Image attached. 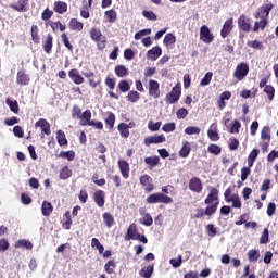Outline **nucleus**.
Returning <instances> with one entry per match:
<instances>
[{
  "instance_id": "obj_1",
  "label": "nucleus",
  "mask_w": 278,
  "mask_h": 278,
  "mask_svg": "<svg viewBox=\"0 0 278 278\" xmlns=\"http://www.w3.org/2000/svg\"><path fill=\"white\" fill-rule=\"evenodd\" d=\"M89 34L91 40L97 43V48L99 49V51H103V49H105V47L108 46V38L103 36L101 29L93 27L90 29Z\"/></svg>"
},
{
  "instance_id": "obj_2",
  "label": "nucleus",
  "mask_w": 278,
  "mask_h": 278,
  "mask_svg": "<svg viewBox=\"0 0 278 278\" xmlns=\"http://www.w3.org/2000/svg\"><path fill=\"white\" fill-rule=\"evenodd\" d=\"M146 203L149 205L157 204V203H164L165 205H168L173 203V198L162 193V192H156L152 193L147 197Z\"/></svg>"
},
{
  "instance_id": "obj_3",
  "label": "nucleus",
  "mask_w": 278,
  "mask_h": 278,
  "mask_svg": "<svg viewBox=\"0 0 278 278\" xmlns=\"http://www.w3.org/2000/svg\"><path fill=\"white\" fill-rule=\"evenodd\" d=\"M179 99H181V84H176L172 88V92L166 94L165 101L168 105H175V103L179 102Z\"/></svg>"
},
{
  "instance_id": "obj_4",
  "label": "nucleus",
  "mask_w": 278,
  "mask_h": 278,
  "mask_svg": "<svg viewBox=\"0 0 278 278\" xmlns=\"http://www.w3.org/2000/svg\"><path fill=\"white\" fill-rule=\"evenodd\" d=\"M219 191L215 187L210 189V192L204 200L205 205H215V212L218 210V205H220V201L218 200Z\"/></svg>"
},
{
  "instance_id": "obj_5",
  "label": "nucleus",
  "mask_w": 278,
  "mask_h": 278,
  "mask_svg": "<svg viewBox=\"0 0 278 278\" xmlns=\"http://www.w3.org/2000/svg\"><path fill=\"white\" fill-rule=\"evenodd\" d=\"M224 198L226 203H232V207L240 210L242 207V201L240 200V195L232 194L231 188H227L224 192Z\"/></svg>"
},
{
  "instance_id": "obj_6",
  "label": "nucleus",
  "mask_w": 278,
  "mask_h": 278,
  "mask_svg": "<svg viewBox=\"0 0 278 278\" xmlns=\"http://www.w3.org/2000/svg\"><path fill=\"white\" fill-rule=\"evenodd\" d=\"M249 75V63L241 62L236 66L233 77L237 81H242Z\"/></svg>"
},
{
  "instance_id": "obj_7",
  "label": "nucleus",
  "mask_w": 278,
  "mask_h": 278,
  "mask_svg": "<svg viewBox=\"0 0 278 278\" xmlns=\"http://www.w3.org/2000/svg\"><path fill=\"white\" fill-rule=\"evenodd\" d=\"M139 181L147 194L155 190V185H153V178L151 176L144 174L139 178Z\"/></svg>"
},
{
  "instance_id": "obj_8",
  "label": "nucleus",
  "mask_w": 278,
  "mask_h": 278,
  "mask_svg": "<svg viewBox=\"0 0 278 278\" xmlns=\"http://www.w3.org/2000/svg\"><path fill=\"white\" fill-rule=\"evenodd\" d=\"M238 28L244 34L253 31V29L251 28V18L247 17V15L244 14L240 15L238 18Z\"/></svg>"
},
{
  "instance_id": "obj_9",
  "label": "nucleus",
  "mask_w": 278,
  "mask_h": 278,
  "mask_svg": "<svg viewBox=\"0 0 278 278\" xmlns=\"http://www.w3.org/2000/svg\"><path fill=\"white\" fill-rule=\"evenodd\" d=\"M104 84L106 88H109V97H111V99H118V94L114 93V89L116 88V78L108 75L104 79Z\"/></svg>"
},
{
  "instance_id": "obj_10",
  "label": "nucleus",
  "mask_w": 278,
  "mask_h": 278,
  "mask_svg": "<svg viewBox=\"0 0 278 278\" xmlns=\"http://www.w3.org/2000/svg\"><path fill=\"white\" fill-rule=\"evenodd\" d=\"M149 97L152 99H160V83L155 79H150L148 84Z\"/></svg>"
},
{
  "instance_id": "obj_11",
  "label": "nucleus",
  "mask_w": 278,
  "mask_h": 278,
  "mask_svg": "<svg viewBox=\"0 0 278 278\" xmlns=\"http://www.w3.org/2000/svg\"><path fill=\"white\" fill-rule=\"evenodd\" d=\"M200 40L206 45L214 42V35L206 25H203L200 28Z\"/></svg>"
},
{
  "instance_id": "obj_12",
  "label": "nucleus",
  "mask_w": 278,
  "mask_h": 278,
  "mask_svg": "<svg viewBox=\"0 0 278 278\" xmlns=\"http://www.w3.org/2000/svg\"><path fill=\"white\" fill-rule=\"evenodd\" d=\"M195 214L192 216V218H203V216H213V214H216V205H207L204 208H197Z\"/></svg>"
},
{
  "instance_id": "obj_13",
  "label": "nucleus",
  "mask_w": 278,
  "mask_h": 278,
  "mask_svg": "<svg viewBox=\"0 0 278 278\" xmlns=\"http://www.w3.org/2000/svg\"><path fill=\"white\" fill-rule=\"evenodd\" d=\"M189 190L195 194H201V192H203V182L199 177H192L189 180Z\"/></svg>"
},
{
  "instance_id": "obj_14",
  "label": "nucleus",
  "mask_w": 278,
  "mask_h": 278,
  "mask_svg": "<svg viewBox=\"0 0 278 278\" xmlns=\"http://www.w3.org/2000/svg\"><path fill=\"white\" fill-rule=\"evenodd\" d=\"M31 83V77L27 74V71L20 70L16 75V84L17 86H29Z\"/></svg>"
},
{
  "instance_id": "obj_15",
  "label": "nucleus",
  "mask_w": 278,
  "mask_h": 278,
  "mask_svg": "<svg viewBox=\"0 0 278 278\" xmlns=\"http://www.w3.org/2000/svg\"><path fill=\"white\" fill-rule=\"evenodd\" d=\"M270 10H273V3L263 4L254 14V18H268Z\"/></svg>"
},
{
  "instance_id": "obj_16",
  "label": "nucleus",
  "mask_w": 278,
  "mask_h": 278,
  "mask_svg": "<svg viewBox=\"0 0 278 278\" xmlns=\"http://www.w3.org/2000/svg\"><path fill=\"white\" fill-rule=\"evenodd\" d=\"M146 147H151V144H162V142H166V137L164 135H155L144 138Z\"/></svg>"
},
{
  "instance_id": "obj_17",
  "label": "nucleus",
  "mask_w": 278,
  "mask_h": 278,
  "mask_svg": "<svg viewBox=\"0 0 278 278\" xmlns=\"http://www.w3.org/2000/svg\"><path fill=\"white\" fill-rule=\"evenodd\" d=\"M231 31H233V17H230L224 22L220 30L222 38H227Z\"/></svg>"
},
{
  "instance_id": "obj_18",
  "label": "nucleus",
  "mask_w": 278,
  "mask_h": 278,
  "mask_svg": "<svg viewBox=\"0 0 278 278\" xmlns=\"http://www.w3.org/2000/svg\"><path fill=\"white\" fill-rule=\"evenodd\" d=\"M42 49L45 51V53H47L48 55H51L52 51H53V35L48 34L45 39L42 40Z\"/></svg>"
},
{
  "instance_id": "obj_19",
  "label": "nucleus",
  "mask_w": 278,
  "mask_h": 278,
  "mask_svg": "<svg viewBox=\"0 0 278 278\" xmlns=\"http://www.w3.org/2000/svg\"><path fill=\"white\" fill-rule=\"evenodd\" d=\"M35 127H40L41 134L51 136V124L46 118H40L35 123Z\"/></svg>"
},
{
  "instance_id": "obj_20",
  "label": "nucleus",
  "mask_w": 278,
  "mask_h": 278,
  "mask_svg": "<svg viewBox=\"0 0 278 278\" xmlns=\"http://www.w3.org/2000/svg\"><path fill=\"white\" fill-rule=\"evenodd\" d=\"M53 10L56 14H66L68 12V4L64 1L58 0L53 4Z\"/></svg>"
},
{
  "instance_id": "obj_21",
  "label": "nucleus",
  "mask_w": 278,
  "mask_h": 278,
  "mask_svg": "<svg viewBox=\"0 0 278 278\" xmlns=\"http://www.w3.org/2000/svg\"><path fill=\"white\" fill-rule=\"evenodd\" d=\"M138 233H140V232H138V226L136 225V223H132V224L129 225V227L127 229L125 240L126 241L136 240Z\"/></svg>"
},
{
  "instance_id": "obj_22",
  "label": "nucleus",
  "mask_w": 278,
  "mask_h": 278,
  "mask_svg": "<svg viewBox=\"0 0 278 278\" xmlns=\"http://www.w3.org/2000/svg\"><path fill=\"white\" fill-rule=\"evenodd\" d=\"M83 75L86 77V79H88L90 88H97V86H101V78L94 80V72H84Z\"/></svg>"
},
{
  "instance_id": "obj_23",
  "label": "nucleus",
  "mask_w": 278,
  "mask_h": 278,
  "mask_svg": "<svg viewBox=\"0 0 278 278\" xmlns=\"http://www.w3.org/2000/svg\"><path fill=\"white\" fill-rule=\"evenodd\" d=\"M93 201L98 207H103L105 205V191L98 190L93 193Z\"/></svg>"
},
{
  "instance_id": "obj_24",
  "label": "nucleus",
  "mask_w": 278,
  "mask_h": 278,
  "mask_svg": "<svg viewBox=\"0 0 278 278\" xmlns=\"http://www.w3.org/2000/svg\"><path fill=\"white\" fill-rule=\"evenodd\" d=\"M117 164L122 173V177H124V179H129V170H130L129 163H127V161L125 160H119Z\"/></svg>"
},
{
  "instance_id": "obj_25",
  "label": "nucleus",
  "mask_w": 278,
  "mask_h": 278,
  "mask_svg": "<svg viewBox=\"0 0 278 278\" xmlns=\"http://www.w3.org/2000/svg\"><path fill=\"white\" fill-rule=\"evenodd\" d=\"M68 77L74 81V84H76V86L84 84V76L75 68L68 72Z\"/></svg>"
},
{
  "instance_id": "obj_26",
  "label": "nucleus",
  "mask_w": 278,
  "mask_h": 278,
  "mask_svg": "<svg viewBox=\"0 0 278 278\" xmlns=\"http://www.w3.org/2000/svg\"><path fill=\"white\" fill-rule=\"evenodd\" d=\"M15 249H26V251H31L34 249V243L27 239H20L14 243Z\"/></svg>"
},
{
  "instance_id": "obj_27",
  "label": "nucleus",
  "mask_w": 278,
  "mask_h": 278,
  "mask_svg": "<svg viewBox=\"0 0 278 278\" xmlns=\"http://www.w3.org/2000/svg\"><path fill=\"white\" fill-rule=\"evenodd\" d=\"M27 5H29V0H18L17 4H10V8L15 12H27Z\"/></svg>"
},
{
  "instance_id": "obj_28",
  "label": "nucleus",
  "mask_w": 278,
  "mask_h": 278,
  "mask_svg": "<svg viewBox=\"0 0 278 278\" xmlns=\"http://www.w3.org/2000/svg\"><path fill=\"white\" fill-rule=\"evenodd\" d=\"M92 118V112L90 110H86L83 115H80V125L83 127H88L90 125V123H92L91 121Z\"/></svg>"
},
{
  "instance_id": "obj_29",
  "label": "nucleus",
  "mask_w": 278,
  "mask_h": 278,
  "mask_svg": "<svg viewBox=\"0 0 278 278\" xmlns=\"http://www.w3.org/2000/svg\"><path fill=\"white\" fill-rule=\"evenodd\" d=\"M160 55H162V48L160 47H153L147 52V59L152 60V62H155Z\"/></svg>"
},
{
  "instance_id": "obj_30",
  "label": "nucleus",
  "mask_w": 278,
  "mask_h": 278,
  "mask_svg": "<svg viewBox=\"0 0 278 278\" xmlns=\"http://www.w3.org/2000/svg\"><path fill=\"white\" fill-rule=\"evenodd\" d=\"M268 25V18H261L260 21H256L254 23V26L252 28V31L257 33L260 29L264 31Z\"/></svg>"
},
{
  "instance_id": "obj_31",
  "label": "nucleus",
  "mask_w": 278,
  "mask_h": 278,
  "mask_svg": "<svg viewBox=\"0 0 278 278\" xmlns=\"http://www.w3.org/2000/svg\"><path fill=\"white\" fill-rule=\"evenodd\" d=\"M71 31H81L84 29V24L77 18H72L68 23Z\"/></svg>"
},
{
  "instance_id": "obj_32",
  "label": "nucleus",
  "mask_w": 278,
  "mask_h": 278,
  "mask_svg": "<svg viewBox=\"0 0 278 278\" xmlns=\"http://www.w3.org/2000/svg\"><path fill=\"white\" fill-rule=\"evenodd\" d=\"M41 212L43 216H51V214H53V204H51L49 201H43Z\"/></svg>"
},
{
  "instance_id": "obj_33",
  "label": "nucleus",
  "mask_w": 278,
  "mask_h": 278,
  "mask_svg": "<svg viewBox=\"0 0 278 278\" xmlns=\"http://www.w3.org/2000/svg\"><path fill=\"white\" fill-rule=\"evenodd\" d=\"M116 77H127L129 70L125 65H116L114 68Z\"/></svg>"
},
{
  "instance_id": "obj_34",
  "label": "nucleus",
  "mask_w": 278,
  "mask_h": 278,
  "mask_svg": "<svg viewBox=\"0 0 278 278\" xmlns=\"http://www.w3.org/2000/svg\"><path fill=\"white\" fill-rule=\"evenodd\" d=\"M104 123L106 125V129H114V124L116 123V115L114 113L109 112L108 117L104 119Z\"/></svg>"
},
{
  "instance_id": "obj_35",
  "label": "nucleus",
  "mask_w": 278,
  "mask_h": 278,
  "mask_svg": "<svg viewBox=\"0 0 278 278\" xmlns=\"http://www.w3.org/2000/svg\"><path fill=\"white\" fill-rule=\"evenodd\" d=\"M56 140L59 147H66V144H68V139H66V134H64V130L56 131Z\"/></svg>"
},
{
  "instance_id": "obj_36",
  "label": "nucleus",
  "mask_w": 278,
  "mask_h": 278,
  "mask_svg": "<svg viewBox=\"0 0 278 278\" xmlns=\"http://www.w3.org/2000/svg\"><path fill=\"white\" fill-rule=\"evenodd\" d=\"M38 33H39L38 25H33L30 28V36L35 45H40V35Z\"/></svg>"
},
{
  "instance_id": "obj_37",
  "label": "nucleus",
  "mask_w": 278,
  "mask_h": 278,
  "mask_svg": "<svg viewBox=\"0 0 278 278\" xmlns=\"http://www.w3.org/2000/svg\"><path fill=\"white\" fill-rule=\"evenodd\" d=\"M103 223L106 227H114V216L110 212H105L102 214Z\"/></svg>"
},
{
  "instance_id": "obj_38",
  "label": "nucleus",
  "mask_w": 278,
  "mask_h": 278,
  "mask_svg": "<svg viewBox=\"0 0 278 278\" xmlns=\"http://www.w3.org/2000/svg\"><path fill=\"white\" fill-rule=\"evenodd\" d=\"M56 157H62L63 160H67L68 162H73L75 160V151H61Z\"/></svg>"
},
{
  "instance_id": "obj_39",
  "label": "nucleus",
  "mask_w": 278,
  "mask_h": 278,
  "mask_svg": "<svg viewBox=\"0 0 278 278\" xmlns=\"http://www.w3.org/2000/svg\"><path fill=\"white\" fill-rule=\"evenodd\" d=\"M144 163L149 168H155L160 164V156H148L144 159Z\"/></svg>"
},
{
  "instance_id": "obj_40",
  "label": "nucleus",
  "mask_w": 278,
  "mask_h": 278,
  "mask_svg": "<svg viewBox=\"0 0 278 278\" xmlns=\"http://www.w3.org/2000/svg\"><path fill=\"white\" fill-rule=\"evenodd\" d=\"M190 151H192V148L190 146V142L186 141L180 151H179V156L180 157H188L190 155Z\"/></svg>"
},
{
  "instance_id": "obj_41",
  "label": "nucleus",
  "mask_w": 278,
  "mask_h": 278,
  "mask_svg": "<svg viewBox=\"0 0 278 278\" xmlns=\"http://www.w3.org/2000/svg\"><path fill=\"white\" fill-rule=\"evenodd\" d=\"M261 140L263 142H270V127L264 126L261 130Z\"/></svg>"
},
{
  "instance_id": "obj_42",
  "label": "nucleus",
  "mask_w": 278,
  "mask_h": 278,
  "mask_svg": "<svg viewBox=\"0 0 278 278\" xmlns=\"http://www.w3.org/2000/svg\"><path fill=\"white\" fill-rule=\"evenodd\" d=\"M126 99L130 103H138V101H140V93L138 91H136V90H131L126 96Z\"/></svg>"
},
{
  "instance_id": "obj_43",
  "label": "nucleus",
  "mask_w": 278,
  "mask_h": 278,
  "mask_svg": "<svg viewBox=\"0 0 278 278\" xmlns=\"http://www.w3.org/2000/svg\"><path fill=\"white\" fill-rule=\"evenodd\" d=\"M71 177H73V170H71L68 166H64L60 170V179L66 180V179H71Z\"/></svg>"
},
{
  "instance_id": "obj_44",
  "label": "nucleus",
  "mask_w": 278,
  "mask_h": 278,
  "mask_svg": "<svg viewBox=\"0 0 278 278\" xmlns=\"http://www.w3.org/2000/svg\"><path fill=\"white\" fill-rule=\"evenodd\" d=\"M61 40H62L65 49H67V51L73 53V43H71V40L68 39V35H66V33H62Z\"/></svg>"
},
{
  "instance_id": "obj_45",
  "label": "nucleus",
  "mask_w": 278,
  "mask_h": 278,
  "mask_svg": "<svg viewBox=\"0 0 278 278\" xmlns=\"http://www.w3.org/2000/svg\"><path fill=\"white\" fill-rule=\"evenodd\" d=\"M108 23H116L117 14L114 9L104 12Z\"/></svg>"
},
{
  "instance_id": "obj_46",
  "label": "nucleus",
  "mask_w": 278,
  "mask_h": 278,
  "mask_svg": "<svg viewBox=\"0 0 278 278\" xmlns=\"http://www.w3.org/2000/svg\"><path fill=\"white\" fill-rule=\"evenodd\" d=\"M140 277L151 278L153 275V265H148L139 271Z\"/></svg>"
},
{
  "instance_id": "obj_47",
  "label": "nucleus",
  "mask_w": 278,
  "mask_h": 278,
  "mask_svg": "<svg viewBox=\"0 0 278 278\" xmlns=\"http://www.w3.org/2000/svg\"><path fill=\"white\" fill-rule=\"evenodd\" d=\"M117 129L122 138H129V129L126 123L118 124Z\"/></svg>"
},
{
  "instance_id": "obj_48",
  "label": "nucleus",
  "mask_w": 278,
  "mask_h": 278,
  "mask_svg": "<svg viewBox=\"0 0 278 278\" xmlns=\"http://www.w3.org/2000/svg\"><path fill=\"white\" fill-rule=\"evenodd\" d=\"M263 92L267 96L268 101H273V99H275V87H273V85L265 86Z\"/></svg>"
},
{
  "instance_id": "obj_49",
  "label": "nucleus",
  "mask_w": 278,
  "mask_h": 278,
  "mask_svg": "<svg viewBox=\"0 0 278 278\" xmlns=\"http://www.w3.org/2000/svg\"><path fill=\"white\" fill-rule=\"evenodd\" d=\"M165 47H170L172 45H175L177 42V37L173 35V33H168L164 40H163Z\"/></svg>"
},
{
  "instance_id": "obj_50",
  "label": "nucleus",
  "mask_w": 278,
  "mask_h": 278,
  "mask_svg": "<svg viewBox=\"0 0 278 278\" xmlns=\"http://www.w3.org/2000/svg\"><path fill=\"white\" fill-rule=\"evenodd\" d=\"M185 134H187V136H199L201 134V128L199 126H188L185 129Z\"/></svg>"
},
{
  "instance_id": "obj_51",
  "label": "nucleus",
  "mask_w": 278,
  "mask_h": 278,
  "mask_svg": "<svg viewBox=\"0 0 278 278\" xmlns=\"http://www.w3.org/2000/svg\"><path fill=\"white\" fill-rule=\"evenodd\" d=\"M248 260L249 262H257L260 260V250H249Z\"/></svg>"
},
{
  "instance_id": "obj_52",
  "label": "nucleus",
  "mask_w": 278,
  "mask_h": 278,
  "mask_svg": "<svg viewBox=\"0 0 278 278\" xmlns=\"http://www.w3.org/2000/svg\"><path fill=\"white\" fill-rule=\"evenodd\" d=\"M242 127V124H240V122H238V119H235L231 125L230 128L228 129L229 134H240V128Z\"/></svg>"
},
{
  "instance_id": "obj_53",
  "label": "nucleus",
  "mask_w": 278,
  "mask_h": 278,
  "mask_svg": "<svg viewBox=\"0 0 278 278\" xmlns=\"http://www.w3.org/2000/svg\"><path fill=\"white\" fill-rule=\"evenodd\" d=\"M207 151L212 155H220V153L223 152V149L217 144L211 143L207 148Z\"/></svg>"
},
{
  "instance_id": "obj_54",
  "label": "nucleus",
  "mask_w": 278,
  "mask_h": 278,
  "mask_svg": "<svg viewBox=\"0 0 278 278\" xmlns=\"http://www.w3.org/2000/svg\"><path fill=\"white\" fill-rule=\"evenodd\" d=\"M212 77H214V73L207 72L201 79L200 86H210V84H212Z\"/></svg>"
},
{
  "instance_id": "obj_55",
  "label": "nucleus",
  "mask_w": 278,
  "mask_h": 278,
  "mask_svg": "<svg viewBox=\"0 0 278 278\" xmlns=\"http://www.w3.org/2000/svg\"><path fill=\"white\" fill-rule=\"evenodd\" d=\"M114 268H116V262H114L113 260L106 262L104 265V270L105 273H108V275H113Z\"/></svg>"
},
{
  "instance_id": "obj_56",
  "label": "nucleus",
  "mask_w": 278,
  "mask_h": 278,
  "mask_svg": "<svg viewBox=\"0 0 278 278\" xmlns=\"http://www.w3.org/2000/svg\"><path fill=\"white\" fill-rule=\"evenodd\" d=\"M141 225H144L146 227H151V225H153V217L151 216V214L146 213L142 217V219H140Z\"/></svg>"
},
{
  "instance_id": "obj_57",
  "label": "nucleus",
  "mask_w": 278,
  "mask_h": 278,
  "mask_svg": "<svg viewBox=\"0 0 278 278\" xmlns=\"http://www.w3.org/2000/svg\"><path fill=\"white\" fill-rule=\"evenodd\" d=\"M91 247L92 249H97L100 254L103 253V251H105V248L103 247V244H101V242L97 238L91 239Z\"/></svg>"
},
{
  "instance_id": "obj_58",
  "label": "nucleus",
  "mask_w": 278,
  "mask_h": 278,
  "mask_svg": "<svg viewBox=\"0 0 278 278\" xmlns=\"http://www.w3.org/2000/svg\"><path fill=\"white\" fill-rule=\"evenodd\" d=\"M84 113H81V108H79V105H73L72 108V118H76V121H79V118H81V115Z\"/></svg>"
},
{
  "instance_id": "obj_59",
  "label": "nucleus",
  "mask_w": 278,
  "mask_h": 278,
  "mask_svg": "<svg viewBox=\"0 0 278 278\" xmlns=\"http://www.w3.org/2000/svg\"><path fill=\"white\" fill-rule=\"evenodd\" d=\"M118 89L121 92H129V90H131V86L129 85V81L121 80L118 83Z\"/></svg>"
},
{
  "instance_id": "obj_60",
  "label": "nucleus",
  "mask_w": 278,
  "mask_h": 278,
  "mask_svg": "<svg viewBox=\"0 0 278 278\" xmlns=\"http://www.w3.org/2000/svg\"><path fill=\"white\" fill-rule=\"evenodd\" d=\"M142 36H151V28H144L135 34V40H140Z\"/></svg>"
},
{
  "instance_id": "obj_61",
  "label": "nucleus",
  "mask_w": 278,
  "mask_h": 278,
  "mask_svg": "<svg viewBox=\"0 0 278 278\" xmlns=\"http://www.w3.org/2000/svg\"><path fill=\"white\" fill-rule=\"evenodd\" d=\"M160 127H162V122H153L150 121L148 124L149 131H160Z\"/></svg>"
},
{
  "instance_id": "obj_62",
  "label": "nucleus",
  "mask_w": 278,
  "mask_h": 278,
  "mask_svg": "<svg viewBox=\"0 0 278 278\" xmlns=\"http://www.w3.org/2000/svg\"><path fill=\"white\" fill-rule=\"evenodd\" d=\"M142 16L147 21H157V15L153 11H142Z\"/></svg>"
},
{
  "instance_id": "obj_63",
  "label": "nucleus",
  "mask_w": 278,
  "mask_h": 278,
  "mask_svg": "<svg viewBox=\"0 0 278 278\" xmlns=\"http://www.w3.org/2000/svg\"><path fill=\"white\" fill-rule=\"evenodd\" d=\"M269 233L268 228H265L260 237V244H268Z\"/></svg>"
},
{
  "instance_id": "obj_64",
  "label": "nucleus",
  "mask_w": 278,
  "mask_h": 278,
  "mask_svg": "<svg viewBox=\"0 0 278 278\" xmlns=\"http://www.w3.org/2000/svg\"><path fill=\"white\" fill-rule=\"evenodd\" d=\"M53 16V11H51L49 8L45 9L41 13V18L43 21H49Z\"/></svg>"
}]
</instances>
